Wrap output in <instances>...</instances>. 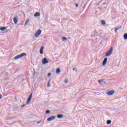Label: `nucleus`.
<instances>
[{
    "label": "nucleus",
    "mask_w": 127,
    "mask_h": 127,
    "mask_svg": "<svg viewBox=\"0 0 127 127\" xmlns=\"http://www.w3.org/2000/svg\"><path fill=\"white\" fill-rule=\"evenodd\" d=\"M61 72V70L60 69V68H58L56 70V73L57 74H59V73H60Z\"/></svg>",
    "instance_id": "13"
},
{
    "label": "nucleus",
    "mask_w": 127,
    "mask_h": 127,
    "mask_svg": "<svg viewBox=\"0 0 127 127\" xmlns=\"http://www.w3.org/2000/svg\"><path fill=\"white\" fill-rule=\"evenodd\" d=\"M107 61H108V58H105L102 63V66H105V65H106V64H107Z\"/></svg>",
    "instance_id": "7"
},
{
    "label": "nucleus",
    "mask_w": 127,
    "mask_h": 127,
    "mask_svg": "<svg viewBox=\"0 0 127 127\" xmlns=\"http://www.w3.org/2000/svg\"><path fill=\"white\" fill-rule=\"evenodd\" d=\"M26 22L28 23L29 22V19H27L26 21Z\"/></svg>",
    "instance_id": "25"
},
{
    "label": "nucleus",
    "mask_w": 127,
    "mask_h": 127,
    "mask_svg": "<svg viewBox=\"0 0 127 127\" xmlns=\"http://www.w3.org/2000/svg\"><path fill=\"white\" fill-rule=\"evenodd\" d=\"M123 37H124L125 40H127V33L124 34Z\"/></svg>",
    "instance_id": "17"
},
{
    "label": "nucleus",
    "mask_w": 127,
    "mask_h": 127,
    "mask_svg": "<svg viewBox=\"0 0 127 127\" xmlns=\"http://www.w3.org/2000/svg\"><path fill=\"white\" fill-rule=\"evenodd\" d=\"M68 79H65V80H64V83L65 84H67V83H68Z\"/></svg>",
    "instance_id": "22"
},
{
    "label": "nucleus",
    "mask_w": 127,
    "mask_h": 127,
    "mask_svg": "<svg viewBox=\"0 0 127 127\" xmlns=\"http://www.w3.org/2000/svg\"><path fill=\"white\" fill-rule=\"evenodd\" d=\"M102 4L103 5H105L106 4V2H104Z\"/></svg>",
    "instance_id": "29"
},
{
    "label": "nucleus",
    "mask_w": 127,
    "mask_h": 127,
    "mask_svg": "<svg viewBox=\"0 0 127 127\" xmlns=\"http://www.w3.org/2000/svg\"><path fill=\"white\" fill-rule=\"evenodd\" d=\"M114 93H115V91L111 90L110 91L108 92L107 94L108 95V96H112V95H114Z\"/></svg>",
    "instance_id": "9"
},
{
    "label": "nucleus",
    "mask_w": 127,
    "mask_h": 127,
    "mask_svg": "<svg viewBox=\"0 0 127 127\" xmlns=\"http://www.w3.org/2000/svg\"><path fill=\"white\" fill-rule=\"evenodd\" d=\"M56 119V116H53L51 117H49L47 119L48 122H51V121H53L54 120H55Z\"/></svg>",
    "instance_id": "5"
},
{
    "label": "nucleus",
    "mask_w": 127,
    "mask_h": 127,
    "mask_svg": "<svg viewBox=\"0 0 127 127\" xmlns=\"http://www.w3.org/2000/svg\"><path fill=\"white\" fill-rule=\"evenodd\" d=\"M13 22L15 24H16L18 22V18L17 17H14Z\"/></svg>",
    "instance_id": "8"
},
{
    "label": "nucleus",
    "mask_w": 127,
    "mask_h": 127,
    "mask_svg": "<svg viewBox=\"0 0 127 127\" xmlns=\"http://www.w3.org/2000/svg\"><path fill=\"white\" fill-rule=\"evenodd\" d=\"M48 87H49V82H48Z\"/></svg>",
    "instance_id": "32"
},
{
    "label": "nucleus",
    "mask_w": 127,
    "mask_h": 127,
    "mask_svg": "<svg viewBox=\"0 0 127 127\" xmlns=\"http://www.w3.org/2000/svg\"><path fill=\"white\" fill-rule=\"evenodd\" d=\"M47 63H49V61H48L46 58H44L42 60V64H44V65H45V64H47Z\"/></svg>",
    "instance_id": "4"
},
{
    "label": "nucleus",
    "mask_w": 127,
    "mask_h": 127,
    "mask_svg": "<svg viewBox=\"0 0 127 127\" xmlns=\"http://www.w3.org/2000/svg\"><path fill=\"white\" fill-rule=\"evenodd\" d=\"M43 48H44V47H42L40 48V54H43Z\"/></svg>",
    "instance_id": "14"
},
{
    "label": "nucleus",
    "mask_w": 127,
    "mask_h": 127,
    "mask_svg": "<svg viewBox=\"0 0 127 127\" xmlns=\"http://www.w3.org/2000/svg\"><path fill=\"white\" fill-rule=\"evenodd\" d=\"M57 118L58 119H62V118H63V115L62 114H59L57 115Z\"/></svg>",
    "instance_id": "16"
},
{
    "label": "nucleus",
    "mask_w": 127,
    "mask_h": 127,
    "mask_svg": "<svg viewBox=\"0 0 127 127\" xmlns=\"http://www.w3.org/2000/svg\"><path fill=\"white\" fill-rule=\"evenodd\" d=\"M103 81H104V79L99 80L98 81V82L99 83V85H103V83H102Z\"/></svg>",
    "instance_id": "15"
},
{
    "label": "nucleus",
    "mask_w": 127,
    "mask_h": 127,
    "mask_svg": "<svg viewBox=\"0 0 127 127\" xmlns=\"http://www.w3.org/2000/svg\"><path fill=\"white\" fill-rule=\"evenodd\" d=\"M32 98V93H31L26 102L27 105H28L29 104V102H30V101H31Z\"/></svg>",
    "instance_id": "6"
},
{
    "label": "nucleus",
    "mask_w": 127,
    "mask_h": 127,
    "mask_svg": "<svg viewBox=\"0 0 127 127\" xmlns=\"http://www.w3.org/2000/svg\"><path fill=\"white\" fill-rule=\"evenodd\" d=\"M101 24H102L103 25H105L106 24V21L105 20H101Z\"/></svg>",
    "instance_id": "20"
},
{
    "label": "nucleus",
    "mask_w": 127,
    "mask_h": 127,
    "mask_svg": "<svg viewBox=\"0 0 127 127\" xmlns=\"http://www.w3.org/2000/svg\"><path fill=\"white\" fill-rule=\"evenodd\" d=\"M50 76H51V73H49L48 74V77H50Z\"/></svg>",
    "instance_id": "24"
},
{
    "label": "nucleus",
    "mask_w": 127,
    "mask_h": 127,
    "mask_svg": "<svg viewBox=\"0 0 127 127\" xmlns=\"http://www.w3.org/2000/svg\"><path fill=\"white\" fill-rule=\"evenodd\" d=\"M122 28V26H120L119 27H115V33H117V31L119 30V29H121Z\"/></svg>",
    "instance_id": "12"
},
{
    "label": "nucleus",
    "mask_w": 127,
    "mask_h": 127,
    "mask_svg": "<svg viewBox=\"0 0 127 127\" xmlns=\"http://www.w3.org/2000/svg\"><path fill=\"white\" fill-rule=\"evenodd\" d=\"M66 37H63L62 41H66L67 40Z\"/></svg>",
    "instance_id": "19"
},
{
    "label": "nucleus",
    "mask_w": 127,
    "mask_h": 127,
    "mask_svg": "<svg viewBox=\"0 0 127 127\" xmlns=\"http://www.w3.org/2000/svg\"><path fill=\"white\" fill-rule=\"evenodd\" d=\"M1 99V94H0V100Z\"/></svg>",
    "instance_id": "31"
},
{
    "label": "nucleus",
    "mask_w": 127,
    "mask_h": 127,
    "mask_svg": "<svg viewBox=\"0 0 127 127\" xmlns=\"http://www.w3.org/2000/svg\"><path fill=\"white\" fill-rule=\"evenodd\" d=\"M6 28H7V27H0V30L1 31H4Z\"/></svg>",
    "instance_id": "10"
},
{
    "label": "nucleus",
    "mask_w": 127,
    "mask_h": 127,
    "mask_svg": "<svg viewBox=\"0 0 127 127\" xmlns=\"http://www.w3.org/2000/svg\"><path fill=\"white\" fill-rule=\"evenodd\" d=\"M26 55H27V54H26V53H21L20 55H18L15 56L14 58V59L15 60H17V59H20V58H22V57H23L24 56H26Z\"/></svg>",
    "instance_id": "1"
},
{
    "label": "nucleus",
    "mask_w": 127,
    "mask_h": 127,
    "mask_svg": "<svg viewBox=\"0 0 127 127\" xmlns=\"http://www.w3.org/2000/svg\"><path fill=\"white\" fill-rule=\"evenodd\" d=\"M107 125H111L112 124V121L108 120L106 123Z\"/></svg>",
    "instance_id": "18"
},
{
    "label": "nucleus",
    "mask_w": 127,
    "mask_h": 127,
    "mask_svg": "<svg viewBox=\"0 0 127 127\" xmlns=\"http://www.w3.org/2000/svg\"><path fill=\"white\" fill-rule=\"evenodd\" d=\"M27 23H27V22H25V25H26L27 24Z\"/></svg>",
    "instance_id": "30"
},
{
    "label": "nucleus",
    "mask_w": 127,
    "mask_h": 127,
    "mask_svg": "<svg viewBox=\"0 0 127 127\" xmlns=\"http://www.w3.org/2000/svg\"><path fill=\"white\" fill-rule=\"evenodd\" d=\"M41 32H42L41 30H38L34 35L35 37H38V36L41 34Z\"/></svg>",
    "instance_id": "3"
},
{
    "label": "nucleus",
    "mask_w": 127,
    "mask_h": 127,
    "mask_svg": "<svg viewBox=\"0 0 127 127\" xmlns=\"http://www.w3.org/2000/svg\"><path fill=\"white\" fill-rule=\"evenodd\" d=\"M34 16L37 17V16H40V13L37 12L34 14Z\"/></svg>",
    "instance_id": "11"
},
{
    "label": "nucleus",
    "mask_w": 127,
    "mask_h": 127,
    "mask_svg": "<svg viewBox=\"0 0 127 127\" xmlns=\"http://www.w3.org/2000/svg\"><path fill=\"white\" fill-rule=\"evenodd\" d=\"M64 21H66V19H64Z\"/></svg>",
    "instance_id": "33"
},
{
    "label": "nucleus",
    "mask_w": 127,
    "mask_h": 127,
    "mask_svg": "<svg viewBox=\"0 0 127 127\" xmlns=\"http://www.w3.org/2000/svg\"><path fill=\"white\" fill-rule=\"evenodd\" d=\"M75 6H76V7H78V4L75 3Z\"/></svg>",
    "instance_id": "27"
},
{
    "label": "nucleus",
    "mask_w": 127,
    "mask_h": 127,
    "mask_svg": "<svg viewBox=\"0 0 127 127\" xmlns=\"http://www.w3.org/2000/svg\"><path fill=\"white\" fill-rule=\"evenodd\" d=\"M25 106H26V105H23L22 106V108H23L24 107H25Z\"/></svg>",
    "instance_id": "28"
},
{
    "label": "nucleus",
    "mask_w": 127,
    "mask_h": 127,
    "mask_svg": "<svg viewBox=\"0 0 127 127\" xmlns=\"http://www.w3.org/2000/svg\"><path fill=\"white\" fill-rule=\"evenodd\" d=\"M72 70L74 71L75 70L76 72H77V70L76 69V67H74L72 69Z\"/></svg>",
    "instance_id": "26"
},
{
    "label": "nucleus",
    "mask_w": 127,
    "mask_h": 127,
    "mask_svg": "<svg viewBox=\"0 0 127 127\" xmlns=\"http://www.w3.org/2000/svg\"><path fill=\"white\" fill-rule=\"evenodd\" d=\"M42 122V120H40V121H38V122H37V124L38 125H39V124H41Z\"/></svg>",
    "instance_id": "23"
},
{
    "label": "nucleus",
    "mask_w": 127,
    "mask_h": 127,
    "mask_svg": "<svg viewBox=\"0 0 127 127\" xmlns=\"http://www.w3.org/2000/svg\"><path fill=\"white\" fill-rule=\"evenodd\" d=\"M112 53H113V47H111L110 49L105 54V56L106 57H109L110 55H112Z\"/></svg>",
    "instance_id": "2"
},
{
    "label": "nucleus",
    "mask_w": 127,
    "mask_h": 127,
    "mask_svg": "<svg viewBox=\"0 0 127 127\" xmlns=\"http://www.w3.org/2000/svg\"><path fill=\"white\" fill-rule=\"evenodd\" d=\"M46 114H50V110H46Z\"/></svg>",
    "instance_id": "21"
}]
</instances>
